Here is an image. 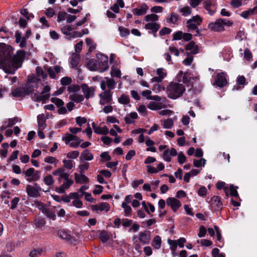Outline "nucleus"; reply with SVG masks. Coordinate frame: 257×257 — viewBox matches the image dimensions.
I'll return each mask as SVG.
<instances>
[{
    "label": "nucleus",
    "mask_w": 257,
    "mask_h": 257,
    "mask_svg": "<svg viewBox=\"0 0 257 257\" xmlns=\"http://www.w3.org/2000/svg\"><path fill=\"white\" fill-rule=\"evenodd\" d=\"M139 239L143 244H148L150 240V235L147 232H140L139 234Z\"/></svg>",
    "instance_id": "obj_23"
},
{
    "label": "nucleus",
    "mask_w": 257,
    "mask_h": 257,
    "mask_svg": "<svg viewBox=\"0 0 257 257\" xmlns=\"http://www.w3.org/2000/svg\"><path fill=\"white\" fill-rule=\"evenodd\" d=\"M178 20V15L175 13H172L168 16L167 22L172 24H176Z\"/></svg>",
    "instance_id": "obj_36"
},
{
    "label": "nucleus",
    "mask_w": 257,
    "mask_h": 257,
    "mask_svg": "<svg viewBox=\"0 0 257 257\" xmlns=\"http://www.w3.org/2000/svg\"><path fill=\"white\" fill-rule=\"evenodd\" d=\"M178 11L181 14V15L184 17H187L190 16L192 12L190 7L188 6L180 7L179 8Z\"/></svg>",
    "instance_id": "obj_28"
},
{
    "label": "nucleus",
    "mask_w": 257,
    "mask_h": 257,
    "mask_svg": "<svg viewBox=\"0 0 257 257\" xmlns=\"http://www.w3.org/2000/svg\"><path fill=\"white\" fill-rule=\"evenodd\" d=\"M76 196L77 192L70 193L69 195L63 196L61 197V201H63L66 203H69L71 199H73V198H76Z\"/></svg>",
    "instance_id": "obj_38"
},
{
    "label": "nucleus",
    "mask_w": 257,
    "mask_h": 257,
    "mask_svg": "<svg viewBox=\"0 0 257 257\" xmlns=\"http://www.w3.org/2000/svg\"><path fill=\"white\" fill-rule=\"evenodd\" d=\"M67 14L64 12H59L58 13L57 21L61 22L64 21L66 19Z\"/></svg>",
    "instance_id": "obj_59"
},
{
    "label": "nucleus",
    "mask_w": 257,
    "mask_h": 257,
    "mask_svg": "<svg viewBox=\"0 0 257 257\" xmlns=\"http://www.w3.org/2000/svg\"><path fill=\"white\" fill-rule=\"evenodd\" d=\"M92 126L94 130V132L96 134L106 135L109 132L108 128L105 126L103 127L96 126L94 123H93Z\"/></svg>",
    "instance_id": "obj_26"
},
{
    "label": "nucleus",
    "mask_w": 257,
    "mask_h": 257,
    "mask_svg": "<svg viewBox=\"0 0 257 257\" xmlns=\"http://www.w3.org/2000/svg\"><path fill=\"white\" fill-rule=\"evenodd\" d=\"M25 53L23 50L18 51L14 55L12 48L8 45L0 46V67L7 73L13 74L21 67Z\"/></svg>",
    "instance_id": "obj_1"
},
{
    "label": "nucleus",
    "mask_w": 257,
    "mask_h": 257,
    "mask_svg": "<svg viewBox=\"0 0 257 257\" xmlns=\"http://www.w3.org/2000/svg\"><path fill=\"white\" fill-rule=\"evenodd\" d=\"M73 29H76V27L75 26H73L72 27L70 25H65L62 27L61 31L63 34L66 36V38L67 39L70 40L73 38V32L71 33V31Z\"/></svg>",
    "instance_id": "obj_17"
},
{
    "label": "nucleus",
    "mask_w": 257,
    "mask_h": 257,
    "mask_svg": "<svg viewBox=\"0 0 257 257\" xmlns=\"http://www.w3.org/2000/svg\"><path fill=\"white\" fill-rule=\"evenodd\" d=\"M79 90V87L77 85H71L67 87V90L72 93H75Z\"/></svg>",
    "instance_id": "obj_58"
},
{
    "label": "nucleus",
    "mask_w": 257,
    "mask_h": 257,
    "mask_svg": "<svg viewBox=\"0 0 257 257\" xmlns=\"http://www.w3.org/2000/svg\"><path fill=\"white\" fill-rule=\"evenodd\" d=\"M52 174L54 176H59L61 179H64V180L69 179V174L65 173L64 170L62 169H58L53 172Z\"/></svg>",
    "instance_id": "obj_25"
},
{
    "label": "nucleus",
    "mask_w": 257,
    "mask_h": 257,
    "mask_svg": "<svg viewBox=\"0 0 257 257\" xmlns=\"http://www.w3.org/2000/svg\"><path fill=\"white\" fill-rule=\"evenodd\" d=\"M16 41L18 43H20V46L22 48L25 47L26 45V40L28 39L26 37L24 36L22 37L21 34L17 32L15 34Z\"/></svg>",
    "instance_id": "obj_24"
},
{
    "label": "nucleus",
    "mask_w": 257,
    "mask_h": 257,
    "mask_svg": "<svg viewBox=\"0 0 257 257\" xmlns=\"http://www.w3.org/2000/svg\"><path fill=\"white\" fill-rule=\"evenodd\" d=\"M173 125V121L172 119H167L164 122V127L165 128H170Z\"/></svg>",
    "instance_id": "obj_61"
},
{
    "label": "nucleus",
    "mask_w": 257,
    "mask_h": 257,
    "mask_svg": "<svg viewBox=\"0 0 257 257\" xmlns=\"http://www.w3.org/2000/svg\"><path fill=\"white\" fill-rule=\"evenodd\" d=\"M255 10V8L254 7L253 9H249L247 11L242 12L240 14V16L244 18H247L249 16L253 15Z\"/></svg>",
    "instance_id": "obj_47"
},
{
    "label": "nucleus",
    "mask_w": 257,
    "mask_h": 257,
    "mask_svg": "<svg viewBox=\"0 0 257 257\" xmlns=\"http://www.w3.org/2000/svg\"><path fill=\"white\" fill-rule=\"evenodd\" d=\"M48 118V116H46L44 113L39 114L37 116V123L38 129L44 130L46 126V121Z\"/></svg>",
    "instance_id": "obj_15"
},
{
    "label": "nucleus",
    "mask_w": 257,
    "mask_h": 257,
    "mask_svg": "<svg viewBox=\"0 0 257 257\" xmlns=\"http://www.w3.org/2000/svg\"><path fill=\"white\" fill-rule=\"evenodd\" d=\"M99 238L102 242H106L109 239V235L107 233V232L105 231H102L100 233Z\"/></svg>",
    "instance_id": "obj_46"
},
{
    "label": "nucleus",
    "mask_w": 257,
    "mask_h": 257,
    "mask_svg": "<svg viewBox=\"0 0 257 257\" xmlns=\"http://www.w3.org/2000/svg\"><path fill=\"white\" fill-rule=\"evenodd\" d=\"M32 81L30 80V78L28 79V81L27 82V84L24 86V88L25 90V91L26 92V95H28L30 93H31L33 90V86L32 85Z\"/></svg>",
    "instance_id": "obj_37"
},
{
    "label": "nucleus",
    "mask_w": 257,
    "mask_h": 257,
    "mask_svg": "<svg viewBox=\"0 0 257 257\" xmlns=\"http://www.w3.org/2000/svg\"><path fill=\"white\" fill-rule=\"evenodd\" d=\"M36 73L38 77L45 78L47 77V74L44 72L42 68L40 67H37L36 69Z\"/></svg>",
    "instance_id": "obj_53"
},
{
    "label": "nucleus",
    "mask_w": 257,
    "mask_h": 257,
    "mask_svg": "<svg viewBox=\"0 0 257 257\" xmlns=\"http://www.w3.org/2000/svg\"><path fill=\"white\" fill-rule=\"evenodd\" d=\"M43 181L45 184L47 186L52 185L54 183L53 177L50 175L46 176L43 178Z\"/></svg>",
    "instance_id": "obj_44"
},
{
    "label": "nucleus",
    "mask_w": 257,
    "mask_h": 257,
    "mask_svg": "<svg viewBox=\"0 0 257 257\" xmlns=\"http://www.w3.org/2000/svg\"><path fill=\"white\" fill-rule=\"evenodd\" d=\"M166 203L170 206L174 212H176L181 206V202L175 198L169 197L167 199Z\"/></svg>",
    "instance_id": "obj_11"
},
{
    "label": "nucleus",
    "mask_w": 257,
    "mask_h": 257,
    "mask_svg": "<svg viewBox=\"0 0 257 257\" xmlns=\"http://www.w3.org/2000/svg\"><path fill=\"white\" fill-rule=\"evenodd\" d=\"M96 58L97 63L100 64V72L106 70L109 67L107 56L102 54H98L96 55Z\"/></svg>",
    "instance_id": "obj_6"
},
{
    "label": "nucleus",
    "mask_w": 257,
    "mask_h": 257,
    "mask_svg": "<svg viewBox=\"0 0 257 257\" xmlns=\"http://www.w3.org/2000/svg\"><path fill=\"white\" fill-rule=\"evenodd\" d=\"M111 75L113 77L119 78L120 77V71L113 67L111 68Z\"/></svg>",
    "instance_id": "obj_57"
},
{
    "label": "nucleus",
    "mask_w": 257,
    "mask_h": 257,
    "mask_svg": "<svg viewBox=\"0 0 257 257\" xmlns=\"http://www.w3.org/2000/svg\"><path fill=\"white\" fill-rule=\"evenodd\" d=\"M157 74L161 79H163L167 75V72L165 69L163 68H158L156 70Z\"/></svg>",
    "instance_id": "obj_50"
},
{
    "label": "nucleus",
    "mask_w": 257,
    "mask_h": 257,
    "mask_svg": "<svg viewBox=\"0 0 257 257\" xmlns=\"http://www.w3.org/2000/svg\"><path fill=\"white\" fill-rule=\"evenodd\" d=\"M186 49L187 50L191 51V53L195 54L198 53V47L193 41L190 42L186 46Z\"/></svg>",
    "instance_id": "obj_27"
},
{
    "label": "nucleus",
    "mask_w": 257,
    "mask_h": 257,
    "mask_svg": "<svg viewBox=\"0 0 257 257\" xmlns=\"http://www.w3.org/2000/svg\"><path fill=\"white\" fill-rule=\"evenodd\" d=\"M89 33V31L87 29H85L83 30L81 32H73V38H76V37H81L83 35L85 34H88Z\"/></svg>",
    "instance_id": "obj_49"
},
{
    "label": "nucleus",
    "mask_w": 257,
    "mask_h": 257,
    "mask_svg": "<svg viewBox=\"0 0 257 257\" xmlns=\"http://www.w3.org/2000/svg\"><path fill=\"white\" fill-rule=\"evenodd\" d=\"M216 187L218 189H223L226 196L228 195V188L226 186V184L224 182H219L216 184Z\"/></svg>",
    "instance_id": "obj_43"
},
{
    "label": "nucleus",
    "mask_w": 257,
    "mask_h": 257,
    "mask_svg": "<svg viewBox=\"0 0 257 257\" xmlns=\"http://www.w3.org/2000/svg\"><path fill=\"white\" fill-rule=\"evenodd\" d=\"M120 35L121 37H126L130 35V30L126 28L120 26L118 28Z\"/></svg>",
    "instance_id": "obj_41"
},
{
    "label": "nucleus",
    "mask_w": 257,
    "mask_h": 257,
    "mask_svg": "<svg viewBox=\"0 0 257 257\" xmlns=\"http://www.w3.org/2000/svg\"><path fill=\"white\" fill-rule=\"evenodd\" d=\"M72 82V79L70 77H64L61 80V83L63 85L70 84Z\"/></svg>",
    "instance_id": "obj_64"
},
{
    "label": "nucleus",
    "mask_w": 257,
    "mask_h": 257,
    "mask_svg": "<svg viewBox=\"0 0 257 257\" xmlns=\"http://www.w3.org/2000/svg\"><path fill=\"white\" fill-rule=\"evenodd\" d=\"M21 14L25 16L28 20H31L34 17L32 14H29L27 9H23L21 12Z\"/></svg>",
    "instance_id": "obj_63"
},
{
    "label": "nucleus",
    "mask_w": 257,
    "mask_h": 257,
    "mask_svg": "<svg viewBox=\"0 0 257 257\" xmlns=\"http://www.w3.org/2000/svg\"><path fill=\"white\" fill-rule=\"evenodd\" d=\"M149 10V7L146 4H142L139 8L134 9L133 13L136 16L145 15Z\"/></svg>",
    "instance_id": "obj_20"
},
{
    "label": "nucleus",
    "mask_w": 257,
    "mask_h": 257,
    "mask_svg": "<svg viewBox=\"0 0 257 257\" xmlns=\"http://www.w3.org/2000/svg\"><path fill=\"white\" fill-rule=\"evenodd\" d=\"M161 242L162 240L161 237L159 235H156L154 237L153 239L152 245L154 246L155 248L159 249L161 247Z\"/></svg>",
    "instance_id": "obj_34"
},
{
    "label": "nucleus",
    "mask_w": 257,
    "mask_h": 257,
    "mask_svg": "<svg viewBox=\"0 0 257 257\" xmlns=\"http://www.w3.org/2000/svg\"><path fill=\"white\" fill-rule=\"evenodd\" d=\"M168 242L170 245V249L171 250L172 254L173 256L177 255V253H176V251L177 248V241L175 240L168 239Z\"/></svg>",
    "instance_id": "obj_31"
},
{
    "label": "nucleus",
    "mask_w": 257,
    "mask_h": 257,
    "mask_svg": "<svg viewBox=\"0 0 257 257\" xmlns=\"http://www.w3.org/2000/svg\"><path fill=\"white\" fill-rule=\"evenodd\" d=\"M211 205L216 210L220 209L222 207V203L220 200V197L218 196H213L210 200Z\"/></svg>",
    "instance_id": "obj_19"
},
{
    "label": "nucleus",
    "mask_w": 257,
    "mask_h": 257,
    "mask_svg": "<svg viewBox=\"0 0 257 257\" xmlns=\"http://www.w3.org/2000/svg\"><path fill=\"white\" fill-rule=\"evenodd\" d=\"M237 187H234L233 185H230L229 188L230 190V195L235 198H238L239 197L237 191Z\"/></svg>",
    "instance_id": "obj_48"
},
{
    "label": "nucleus",
    "mask_w": 257,
    "mask_h": 257,
    "mask_svg": "<svg viewBox=\"0 0 257 257\" xmlns=\"http://www.w3.org/2000/svg\"><path fill=\"white\" fill-rule=\"evenodd\" d=\"M80 174V175L76 173L74 174L75 182L76 183L82 184L88 182V178L83 173Z\"/></svg>",
    "instance_id": "obj_22"
},
{
    "label": "nucleus",
    "mask_w": 257,
    "mask_h": 257,
    "mask_svg": "<svg viewBox=\"0 0 257 257\" xmlns=\"http://www.w3.org/2000/svg\"><path fill=\"white\" fill-rule=\"evenodd\" d=\"M34 203L35 206L37 207L40 210H41L43 212L46 211V206L41 202L39 201H35Z\"/></svg>",
    "instance_id": "obj_56"
},
{
    "label": "nucleus",
    "mask_w": 257,
    "mask_h": 257,
    "mask_svg": "<svg viewBox=\"0 0 257 257\" xmlns=\"http://www.w3.org/2000/svg\"><path fill=\"white\" fill-rule=\"evenodd\" d=\"M12 94L14 97H24L26 95L23 87L15 89L12 92Z\"/></svg>",
    "instance_id": "obj_29"
},
{
    "label": "nucleus",
    "mask_w": 257,
    "mask_h": 257,
    "mask_svg": "<svg viewBox=\"0 0 257 257\" xmlns=\"http://www.w3.org/2000/svg\"><path fill=\"white\" fill-rule=\"evenodd\" d=\"M79 195L78 193H77V196L76 198H73V200L72 202V206L77 208H80L82 207L83 205L82 202L79 199Z\"/></svg>",
    "instance_id": "obj_35"
},
{
    "label": "nucleus",
    "mask_w": 257,
    "mask_h": 257,
    "mask_svg": "<svg viewBox=\"0 0 257 257\" xmlns=\"http://www.w3.org/2000/svg\"><path fill=\"white\" fill-rule=\"evenodd\" d=\"M118 102L121 104H127L130 102V98L128 96L124 94H122L118 98Z\"/></svg>",
    "instance_id": "obj_51"
},
{
    "label": "nucleus",
    "mask_w": 257,
    "mask_h": 257,
    "mask_svg": "<svg viewBox=\"0 0 257 257\" xmlns=\"http://www.w3.org/2000/svg\"><path fill=\"white\" fill-rule=\"evenodd\" d=\"M215 83L220 87L225 86L227 83L225 74L224 73L218 74L216 76Z\"/></svg>",
    "instance_id": "obj_18"
},
{
    "label": "nucleus",
    "mask_w": 257,
    "mask_h": 257,
    "mask_svg": "<svg viewBox=\"0 0 257 257\" xmlns=\"http://www.w3.org/2000/svg\"><path fill=\"white\" fill-rule=\"evenodd\" d=\"M79 57L77 54H74L72 56V58L71 60V64L72 67H75L77 66L79 61Z\"/></svg>",
    "instance_id": "obj_45"
},
{
    "label": "nucleus",
    "mask_w": 257,
    "mask_h": 257,
    "mask_svg": "<svg viewBox=\"0 0 257 257\" xmlns=\"http://www.w3.org/2000/svg\"><path fill=\"white\" fill-rule=\"evenodd\" d=\"M81 87L86 98L92 97L94 94L95 89L93 87H89L86 84H82Z\"/></svg>",
    "instance_id": "obj_13"
},
{
    "label": "nucleus",
    "mask_w": 257,
    "mask_h": 257,
    "mask_svg": "<svg viewBox=\"0 0 257 257\" xmlns=\"http://www.w3.org/2000/svg\"><path fill=\"white\" fill-rule=\"evenodd\" d=\"M73 181L71 179L64 180L60 186L56 188L55 190L58 193H63L73 184Z\"/></svg>",
    "instance_id": "obj_12"
},
{
    "label": "nucleus",
    "mask_w": 257,
    "mask_h": 257,
    "mask_svg": "<svg viewBox=\"0 0 257 257\" xmlns=\"http://www.w3.org/2000/svg\"><path fill=\"white\" fill-rule=\"evenodd\" d=\"M85 42L87 46H88V51L91 52L93 51L96 48V45L90 38H87L85 40Z\"/></svg>",
    "instance_id": "obj_42"
},
{
    "label": "nucleus",
    "mask_w": 257,
    "mask_h": 257,
    "mask_svg": "<svg viewBox=\"0 0 257 257\" xmlns=\"http://www.w3.org/2000/svg\"><path fill=\"white\" fill-rule=\"evenodd\" d=\"M35 224L37 227H42L45 224V221L43 218L38 217L35 219Z\"/></svg>",
    "instance_id": "obj_52"
},
{
    "label": "nucleus",
    "mask_w": 257,
    "mask_h": 257,
    "mask_svg": "<svg viewBox=\"0 0 257 257\" xmlns=\"http://www.w3.org/2000/svg\"><path fill=\"white\" fill-rule=\"evenodd\" d=\"M51 101L55 104L58 107H60L63 106L64 104V102L62 100L57 98V97H52L51 99Z\"/></svg>",
    "instance_id": "obj_55"
},
{
    "label": "nucleus",
    "mask_w": 257,
    "mask_h": 257,
    "mask_svg": "<svg viewBox=\"0 0 257 257\" xmlns=\"http://www.w3.org/2000/svg\"><path fill=\"white\" fill-rule=\"evenodd\" d=\"M63 140L65 141V143L66 144H68L70 142L72 141H78L76 143H72L71 144V146L75 147L78 145L79 144L80 141H78V138L76 136H74L72 134H66L65 136L63 138Z\"/></svg>",
    "instance_id": "obj_16"
},
{
    "label": "nucleus",
    "mask_w": 257,
    "mask_h": 257,
    "mask_svg": "<svg viewBox=\"0 0 257 257\" xmlns=\"http://www.w3.org/2000/svg\"><path fill=\"white\" fill-rule=\"evenodd\" d=\"M116 85V82L112 78L107 77L104 78L100 82V87L103 90H105L106 87H107L109 91L113 89Z\"/></svg>",
    "instance_id": "obj_7"
},
{
    "label": "nucleus",
    "mask_w": 257,
    "mask_h": 257,
    "mask_svg": "<svg viewBox=\"0 0 257 257\" xmlns=\"http://www.w3.org/2000/svg\"><path fill=\"white\" fill-rule=\"evenodd\" d=\"M81 159L83 161H91L93 159V156L88 150H86L82 153Z\"/></svg>",
    "instance_id": "obj_33"
},
{
    "label": "nucleus",
    "mask_w": 257,
    "mask_h": 257,
    "mask_svg": "<svg viewBox=\"0 0 257 257\" xmlns=\"http://www.w3.org/2000/svg\"><path fill=\"white\" fill-rule=\"evenodd\" d=\"M159 17L158 15L152 14L148 15L145 17V21L148 23H156L158 21Z\"/></svg>",
    "instance_id": "obj_39"
},
{
    "label": "nucleus",
    "mask_w": 257,
    "mask_h": 257,
    "mask_svg": "<svg viewBox=\"0 0 257 257\" xmlns=\"http://www.w3.org/2000/svg\"><path fill=\"white\" fill-rule=\"evenodd\" d=\"M166 100L164 99L162 102H156L152 101L148 105L147 107L151 110H157L167 106Z\"/></svg>",
    "instance_id": "obj_9"
},
{
    "label": "nucleus",
    "mask_w": 257,
    "mask_h": 257,
    "mask_svg": "<svg viewBox=\"0 0 257 257\" xmlns=\"http://www.w3.org/2000/svg\"><path fill=\"white\" fill-rule=\"evenodd\" d=\"M145 28L147 30H150L153 33L158 31L160 28V26L156 23H148L145 26Z\"/></svg>",
    "instance_id": "obj_30"
},
{
    "label": "nucleus",
    "mask_w": 257,
    "mask_h": 257,
    "mask_svg": "<svg viewBox=\"0 0 257 257\" xmlns=\"http://www.w3.org/2000/svg\"><path fill=\"white\" fill-rule=\"evenodd\" d=\"M26 176L30 177L28 179L29 181H36L40 178V172L39 171L35 172V170L32 168H29L25 172Z\"/></svg>",
    "instance_id": "obj_8"
},
{
    "label": "nucleus",
    "mask_w": 257,
    "mask_h": 257,
    "mask_svg": "<svg viewBox=\"0 0 257 257\" xmlns=\"http://www.w3.org/2000/svg\"><path fill=\"white\" fill-rule=\"evenodd\" d=\"M202 22L201 18L199 15H196L187 21V27L190 30H196Z\"/></svg>",
    "instance_id": "obj_5"
},
{
    "label": "nucleus",
    "mask_w": 257,
    "mask_h": 257,
    "mask_svg": "<svg viewBox=\"0 0 257 257\" xmlns=\"http://www.w3.org/2000/svg\"><path fill=\"white\" fill-rule=\"evenodd\" d=\"M50 96L49 94H42L39 95L37 98V101H45L46 100L48 99Z\"/></svg>",
    "instance_id": "obj_62"
},
{
    "label": "nucleus",
    "mask_w": 257,
    "mask_h": 257,
    "mask_svg": "<svg viewBox=\"0 0 257 257\" xmlns=\"http://www.w3.org/2000/svg\"><path fill=\"white\" fill-rule=\"evenodd\" d=\"M232 23L225 19H219L215 22H211L208 24L209 29L214 32L222 31L224 30V26H230Z\"/></svg>",
    "instance_id": "obj_3"
},
{
    "label": "nucleus",
    "mask_w": 257,
    "mask_h": 257,
    "mask_svg": "<svg viewBox=\"0 0 257 257\" xmlns=\"http://www.w3.org/2000/svg\"><path fill=\"white\" fill-rule=\"evenodd\" d=\"M100 104L103 105L106 103H109L112 100V95L109 90H105L99 95Z\"/></svg>",
    "instance_id": "obj_10"
},
{
    "label": "nucleus",
    "mask_w": 257,
    "mask_h": 257,
    "mask_svg": "<svg viewBox=\"0 0 257 257\" xmlns=\"http://www.w3.org/2000/svg\"><path fill=\"white\" fill-rule=\"evenodd\" d=\"M88 68L91 71H98L100 72V64H98L96 60H90L87 63Z\"/></svg>",
    "instance_id": "obj_21"
},
{
    "label": "nucleus",
    "mask_w": 257,
    "mask_h": 257,
    "mask_svg": "<svg viewBox=\"0 0 257 257\" xmlns=\"http://www.w3.org/2000/svg\"><path fill=\"white\" fill-rule=\"evenodd\" d=\"M91 209L93 210L108 212L110 209V205L106 202H101L99 204L92 205Z\"/></svg>",
    "instance_id": "obj_14"
},
{
    "label": "nucleus",
    "mask_w": 257,
    "mask_h": 257,
    "mask_svg": "<svg viewBox=\"0 0 257 257\" xmlns=\"http://www.w3.org/2000/svg\"><path fill=\"white\" fill-rule=\"evenodd\" d=\"M177 79L178 82H172L167 87V93L168 96L173 99L181 96L185 91L183 83H189L192 86V80L194 78L189 73H183L180 71L177 75Z\"/></svg>",
    "instance_id": "obj_2"
},
{
    "label": "nucleus",
    "mask_w": 257,
    "mask_h": 257,
    "mask_svg": "<svg viewBox=\"0 0 257 257\" xmlns=\"http://www.w3.org/2000/svg\"><path fill=\"white\" fill-rule=\"evenodd\" d=\"M26 191L29 196L33 198H37L41 195L40 191H41V188L37 183H36L35 184V186L27 185L26 186Z\"/></svg>",
    "instance_id": "obj_4"
},
{
    "label": "nucleus",
    "mask_w": 257,
    "mask_h": 257,
    "mask_svg": "<svg viewBox=\"0 0 257 257\" xmlns=\"http://www.w3.org/2000/svg\"><path fill=\"white\" fill-rule=\"evenodd\" d=\"M79 152L77 151H72L68 153L67 154V157L68 158L71 159H75L79 156Z\"/></svg>",
    "instance_id": "obj_60"
},
{
    "label": "nucleus",
    "mask_w": 257,
    "mask_h": 257,
    "mask_svg": "<svg viewBox=\"0 0 257 257\" xmlns=\"http://www.w3.org/2000/svg\"><path fill=\"white\" fill-rule=\"evenodd\" d=\"M69 97L71 100L76 103L80 102L84 99L83 96L82 95L76 93H71L70 94Z\"/></svg>",
    "instance_id": "obj_32"
},
{
    "label": "nucleus",
    "mask_w": 257,
    "mask_h": 257,
    "mask_svg": "<svg viewBox=\"0 0 257 257\" xmlns=\"http://www.w3.org/2000/svg\"><path fill=\"white\" fill-rule=\"evenodd\" d=\"M121 207L124 210V215L125 216H130L132 214V208L125 203H122Z\"/></svg>",
    "instance_id": "obj_40"
},
{
    "label": "nucleus",
    "mask_w": 257,
    "mask_h": 257,
    "mask_svg": "<svg viewBox=\"0 0 257 257\" xmlns=\"http://www.w3.org/2000/svg\"><path fill=\"white\" fill-rule=\"evenodd\" d=\"M212 255L213 257H225V255L223 253H220L219 249L217 248H213L212 250Z\"/></svg>",
    "instance_id": "obj_54"
}]
</instances>
